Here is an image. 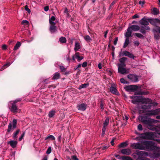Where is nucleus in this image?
<instances>
[{"label":"nucleus","mask_w":160,"mask_h":160,"mask_svg":"<svg viewBox=\"0 0 160 160\" xmlns=\"http://www.w3.org/2000/svg\"><path fill=\"white\" fill-rule=\"evenodd\" d=\"M140 23L142 25L140 32L143 34H145L146 31L145 30L149 31L150 28L148 26L149 22L147 21V19L143 18L139 21Z\"/></svg>","instance_id":"1"},{"label":"nucleus","mask_w":160,"mask_h":160,"mask_svg":"<svg viewBox=\"0 0 160 160\" xmlns=\"http://www.w3.org/2000/svg\"><path fill=\"white\" fill-rule=\"evenodd\" d=\"M139 119L144 124L148 125L152 127V124L158 122V121L148 118L147 116H139Z\"/></svg>","instance_id":"2"},{"label":"nucleus","mask_w":160,"mask_h":160,"mask_svg":"<svg viewBox=\"0 0 160 160\" xmlns=\"http://www.w3.org/2000/svg\"><path fill=\"white\" fill-rule=\"evenodd\" d=\"M143 144L145 149L143 150L152 151L154 150L156 148L155 143L153 142L145 141L143 142Z\"/></svg>","instance_id":"3"},{"label":"nucleus","mask_w":160,"mask_h":160,"mask_svg":"<svg viewBox=\"0 0 160 160\" xmlns=\"http://www.w3.org/2000/svg\"><path fill=\"white\" fill-rule=\"evenodd\" d=\"M145 154L146 155L148 156V153L146 152L142 151H137V152L133 153L132 154V156L134 158H136L137 157V156H138L137 159L139 160H150L149 159L147 158H143L142 157L143 155Z\"/></svg>","instance_id":"4"},{"label":"nucleus","mask_w":160,"mask_h":160,"mask_svg":"<svg viewBox=\"0 0 160 160\" xmlns=\"http://www.w3.org/2000/svg\"><path fill=\"white\" fill-rule=\"evenodd\" d=\"M158 134L155 132H147L143 134L144 137L147 139L154 140L158 141L160 140L158 139H155V138L157 137Z\"/></svg>","instance_id":"5"},{"label":"nucleus","mask_w":160,"mask_h":160,"mask_svg":"<svg viewBox=\"0 0 160 160\" xmlns=\"http://www.w3.org/2000/svg\"><path fill=\"white\" fill-rule=\"evenodd\" d=\"M119 57L122 56H127L128 58H132L133 59H134L135 56L133 54L130 52L125 51L122 52H120L119 53Z\"/></svg>","instance_id":"6"},{"label":"nucleus","mask_w":160,"mask_h":160,"mask_svg":"<svg viewBox=\"0 0 160 160\" xmlns=\"http://www.w3.org/2000/svg\"><path fill=\"white\" fill-rule=\"evenodd\" d=\"M17 121L16 119H14L12 123L10 122L8 125V128L7 132H9L11 131H13L17 128Z\"/></svg>","instance_id":"7"},{"label":"nucleus","mask_w":160,"mask_h":160,"mask_svg":"<svg viewBox=\"0 0 160 160\" xmlns=\"http://www.w3.org/2000/svg\"><path fill=\"white\" fill-rule=\"evenodd\" d=\"M131 146L132 148L135 149L143 150L145 149L144 148L143 142L142 143L139 142L133 143L131 144Z\"/></svg>","instance_id":"8"},{"label":"nucleus","mask_w":160,"mask_h":160,"mask_svg":"<svg viewBox=\"0 0 160 160\" xmlns=\"http://www.w3.org/2000/svg\"><path fill=\"white\" fill-rule=\"evenodd\" d=\"M126 66L125 64H118V72L122 74L126 73L127 72L126 69L124 68Z\"/></svg>","instance_id":"9"},{"label":"nucleus","mask_w":160,"mask_h":160,"mask_svg":"<svg viewBox=\"0 0 160 160\" xmlns=\"http://www.w3.org/2000/svg\"><path fill=\"white\" fill-rule=\"evenodd\" d=\"M152 100L148 98H142L141 97L140 102L143 104H152L155 105H157V103H152Z\"/></svg>","instance_id":"10"},{"label":"nucleus","mask_w":160,"mask_h":160,"mask_svg":"<svg viewBox=\"0 0 160 160\" xmlns=\"http://www.w3.org/2000/svg\"><path fill=\"white\" fill-rule=\"evenodd\" d=\"M138 88V87L136 85H132L126 86L125 88V90L128 92H135L136 91Z\"/></svg>","instance_id":"11"},{"label":"nucleus","mask_w":160,"mask_h":160,"mask_svg":"<svg viewBox=\"0 0 160 160\" xmlns=\"http://www.w3.org/2000/svg\"><path fill=\"white\" fill-rule=\"evenodd\" d=\"M155 151L152 154V157L154 158H158L160 157V148L156 146L154 149Z\"/></svg>","instance_id":"12"},{"label":"nucleus","mask_w":160,"mask_h":160,"mask_svg":"<svg viewBox=\"0 0 160 160\" xmlns=\"http://www.w3.org/2000/svg\"><path fill=\"white\" fill-rule=\"evenodd\" d=\"M141 97L138 96H131L130 98L132 99L131 102L134 104H137L138 102H140Z\"/></svg>","instance_id":"13"},{"label":"nucleus","mask_w":160,"mask_h":160,"mask_svg":"<svg viewBox=\"0 0 160 160\" xmlns=\"http://www.w3.org/2000/svg\"><path fill=\"white\" fill-rule=\"evenodd\" d=\"M128 78L132 82H136L138 81V77L135 75L133 74H130L128 76Z\"/></svg>","instance_id":"14"},{"label":"nucleus","mask_w":160,"mask_h":160,"mask_svg":"<svg viewBox=\"0 0 160 160\" xmlns=\"http://www.w3.org/2000/svg\"><path fill=\"white\" fill-rule=\"evenodd\" d=\"M160 112V108H159L153 110L148 111L146 115H154L158 114Z\"/></svg>","instance_id":"15"},{"label":"nucleus","mask_w":160,"mask_h":160,"mask_svg":"<svg viewBox=\"0 0 160 160\" xmlns=\"http://www.w3.org/2000/svg\"><path fill=\"white\" fill-rule=\"evenodd\" d=\"M10 111L13 112H18V108L16 104L14 103H11V108H9Z\"/></svg>","instance_id":"16"},{"label":"nucleus","mask_w":160,"mask_h":160,"mask_svg":"<svg viewBox=\"0 0 160 160\" xmlns=\"http://www.w3.org/2000/svg\"><path fill=\"white\" fill-rule=\"evenodd\" d=\"M121 153L123 154L129 155L132 152L131 149L128 148H125L122 149L121 151Z\"/></svg>","instance_id":"17"},{"label":"nucleus","mask_w":160,"mask_h":160,"mask_svg":"<svg viewBox=\"0 0 160 160\" xmlns=\"http://www.w3.org/2000/svg\"><path fill=\"white\" fill-rule=\"evenodd\" d=\"M49 30L51 33H53L57 31V27L55 24H50Z\"/></svg>","instance_id":"18"},{"label":"nucleus","mask_w":160,"mask_h":160,"mask_svg":"<svg viewBox=\"0 0 160 160\" xmlns=\"http://www.w3.org/2000/svg\"><path fill=\"white\" fill-rule=\"evenodd\" d=\"M87 105L82 103L79 105L77 106V108L78 110L82 111H85L86 109Z\"/></svg>","instance_id":"19"},{"label":"nucleus","mask_w":160,"mask_h":160,"mask_svg":"<svg viewBox=\"0 0 160 160\" xmlns=\"http://www.w3.org/2000/svg\"><path fill=\"white\" fill-rule=\"evenodd\" d=\"M8 143L9 144L12 148H14L16 147L18 142L16 141L11 140L8 142Z\"/></svg>","instance_id":"20"},{"label":"nucleus","mask_w":160,"mask_h":160,"mask_svg":"<svg viewBox=\"0 0 160 160\" xmlns=\"http://www.w3.org/2000/svg\"><path fill=\"white\" fill-rule=\"evenodd\" d=\"M130 30L134 31H137L140 29V27L138 25H132L128 27Z\"/></svg>","instance_id":"21"},{"label":"nucleus","mask_w":160,"mask_h":160,"mask_svg":"<svg viewBox=\"0 0 160 160\" xmlns=\"http://www.w3.org/2000/svg\"><path fill=\"white\" fill-rule=\"evenodd\" d=\"M132 35V30H130V28H128L127 29V31L125 34V37L126 38H129Z\"/></svg>","instance_id":"22"},{"label":"nucleus","mask_w":160,"mask_h":160,"mask_svg":"<svg viewBox=\"0 0 160 160\" xmlns=\"http://www.w3.org/2000/svg\"><path fill=\"white\" fill-rule=\"evenodd\" d=\"M60 78V74L59 72H55L53 75V76L52 78L53 80H57Z\"/></svg>","instance_id":"23"},{"label":"nucleus","mask_w":160,"mask_h":160,"mask_svg":"<svg viewBox=\"0 0 160 160\" xmlns=\"http://www.w3.org/2000/svg\"><path fill=\"white\" fill-rule=\"evenodd\" d=\"M56 19L55 16H52L49 19V23L50 24H55L56 23L54 22Z\"/></svg>","instance_id":"24"},{"label":"nucleus","mask_w":160,"mask_h":160,"mask_svg":"<svg viewBox=\"0 0 160 160\" xmlns=\"http://www.w3.org/2000/svg\"><path fill=\"white\" fill-rule=\"evenodd\" d=\"M109 90L110 92L116 94L117 92V90L114 87L112 86L110 88Z\"/></svg>","instance_id":"25"},{"label":"nucleus","mask_w":160,"mask_h":160,"mask_svg":"<svg viewBox=\"0 0 160 160\" xmlns=\"http://www.w3.org/2000/svg\"><path fill=\"white\" fill-rule=\"evenodd\" d=\"M151 105L152 104H148V105H147L146 104L145 105H142L141 106V108L143 110H146L147 109H149L150 108Z\"/></svg>","instance_id":"26"},{"label":"nucleus","mask_w":160,"mask_h":160,"mask_svg":"<svg viewBox=\"0 0 160 160\" xmlns=\"http://www.w3.org/2000/svg\"><path fill=\"white\" fill-rule=\"evenodd\" d=\"M80 48V46L79 42H76L75 43L74 50L75 51H78Z\"/></svg>","instance_id":"27"},{"label":"nucleus","mask_w":160,"mask_h":160,"mask_svg":"<svg viewBox=\"0 0 160 160\" xmlns=\"http://www.w3.org/2000/svg\"><path fill=\"white\" fill-rule=\"evenodd\" d=\"M129 43V38H126L125 40V42L124 43V44L123 46V48H126Z\"/></svg>","instance_id":"28"},{"label":"nucleus","mask_w":160,"mask_h":160,"mask_svg":"<svg viewBox=\"0 0 160 160\" xmlns=\"http://www.w3.org/2000/svg\"><path fill=\"white\" fill-rule=\"evenodd\" d=\"M89 86L88 83H84L80 85L78 87L79 89H81L82 88H86Z\"/></svg>","instance_id":"29"},{"label":"nucleus","mask_w":160,"mask_h":160,"mask_svg":"<svg viewBox=\"0 0 160 160\" xmlns=\"http://www.w3.org/2000/svg\"><path fill=\"white\" fill-rule=\"evenodd\" d=\"M21 43L19 42H18L13 48V50H17L21 45Z\"/></svg>","instance_id":"30"},{"label":"nucleus","mask_w":160,"mask_h":160,"mask_svg":"<svg viewBox=\"0 0 160 160\" xmlns=\"http://www.w3.org/2000/svg\"><path fill=\"white\" fill-rule=\"evenodd\" d=\"M56 112L55 110H52L49 112L48 116L49 118H52L55 115Z\"/></svg>","instance_id":"31"},{"label":"nucleus","mask_w":160,"mask_h":160,"mask_svg":"<svg viewBox=\"0 0 160 160\" xmlns=\"http://www.w3.org/2000/svg\"><path fill=\"white\" fill-rule=\"evenodd\" d=\"M127 60V58L125 57H123L119 59V61L121 63L120 64H125V61Z\"/></svg>","instance_id":"32"},{"label":"nucleus","mask_w":160,"mask_h":160,"mask_svg":"<svg viewBox=\"0 0 160 160\" xmlns=\"http://www.w3.org/2000/svg\"><path fill=\"white\" fill-rule=\"evenodd\" d=\"M122 160H133L130 157L124 156L122 157Z\"/></svg>","instance_id":"33"},{"label":"nucleus","mask_w":160,"mask_h":160,"mask_svg":"<svg viewBox=\"0 0 160 160\" xmlns=\"http://www.w3.org/2000/svg\"><path fill=\"white\" fill-rule=\"evenodd\" d=\"M48 139H50L51 140H54L55 139V138L52 135H49L46 137L45 139L46 140Z\"/></svg>","instance_id":"34"},{"label":"nucleus","mask_w":160,"mask_h":160,"mask_svg":"<svg viewBox=\"0 0 160 160\" xmlns=\"http://www.w3.org/2000/svg\"><path fill=\"white\" fill-rule=\"evenodd\" d=\"M19 132H20V130H19V129H18L17 130H16V131L15 132H14L13 133V136H12V137H13V138L15 139L17 138V135L19 133Z\"/></svg>","instance_id":"35"},{"label":"nucleus","mask_w":160,"mask_h":160,"mask_svg":"<svg viewBox=\"0 0 160 160\" xmlns=\"http://www.w3.org/2000/svg\"><path fill=\"white\" fill-rule=\"evenodd\" d=\"M134 35L136 36L139 38L143 39L144 38L143 36L140 33H134Z\"/></svg>","instance_id":"36"},{"label":"nucleus","mask_w":160,"mask_h":160,"mask_svg":"<svg viewBox=\"0 0 160 160\" xmlns=\"http://www.w3.org/2000/svg\"><path fill=\"white\" fill-rule=\"evenodd\" d=\"M59 41L61 43H65L66 42L67 40L65 37H62L60 38Z\"/></svg>","instance_id":"37"},{"label":"nucleus","mask_w":160,"mask_h":160,"mask_svg":"<svg viewBox=\"0 0 160 160\" xmlns=\"http://www.w3.org/2000/svg\"><path fill=\"white\" fill-rule=\"evenodd\" d=\"M153 14L154 15L158 14L159 13V11L158 9L156 8H153Z\"/></svg>","instance_id":"38"},{"label":"nucleus","mask_w":160,"mask_h":160,"mask_svg":"<svg viewBox=\"0 0 160 160\" xmlns=\"http://www.w3.org/2000/svg\"><path fill=\"white\" fill-rule=\"evenodd\" d=\"M85 40L87 42H89L92 40L90 37L89 35H86L84 37Z\"/></svg>","instance_id":"39"},{"label":"nucleus","mask_w":160,"mask_h":160,"mask_svg":"<svg viewBox=\"0 0 160 160\" xmlns=\"http://www.w3.org/2000/svg\"><path fill=\"white\" fill-rule=\"evenodd\" d=\"M109 121V118H107L103 123V126H107L108 124Z\"/></svg>","instance_id":"40"},{"label":"nucleus","mask_w":160,"mask_h":160,"mask_svg":"<svg viewBox=\"0 0 160 160\" xmlns=\"http://www.w3.org/2000/svg\"><path fill=\"white\" fill-rule=\"evenodd\" d=\"M127 146V144L126 142H124L121 143L119 146L120 147H126Z\"/></svg>","instance_id":"41"},{"label":"nucleus","mask_w":160,"mask_h":160,"mask_svg":"<svg viewBox=\"0 0 160 160\" xmlns=\"http://www.w3.org/2000/svg\"><path fill=\"white\" fill-rule=\"evenodd\" d=\"M22 23L24 25H28L29 24V22L27 20H23L22 21Z\"/></svg>","instance_id":"42"},{"label":"nucleus","mask_w":160,"mask_h":160,"mask_svg":"<svg viewBox=\"0 0 160 160\" xmlns=\"http://www.w3.org/2000/svg\"><path fill=\"white\" fill-rule=\"evenodd\" d=\"M60 69L62 72H65L66 71V68L62 66H59Z\"/></svg>","instance_id":"43"},{"label":"nucleus","mask_w":160,"mask_h":160,"mask_svg":"<svg viewBox=\"0 0 160 160\" xmlns=\"http://www.w3.org/2000/svg\"><path fill=\"white\" fill-rule=\"evenodd\" d=\"M52 151V148L51 147H49L48 149L47 152L46 153L47 154H49Z\"/></svg>","instance_id":"44"},{"label":"nucleus","mask_w":160,"mask_h":160,"mask_svg":"<svg viewBox=\"0 0 160 160\" xmlns=\"http://www.w3.org/2000/svg\"><path fill=\"white\" fill-rule=\"evenodd\" d=\"M120 82L121 83L123 84H126L128 83V82L126 81L123 78H121L120 79Z\"/></svg>","instance_id":"45"},{"label":"nucleus","mask_w":160,"mask_h":160,"mask_svg":"<svg viewBox=\"0 0 160 160\" xmlns=\"http://www.w3.org/2000/svg\"><path fill=\"white\" fill-rule=\"evenodd\" d=\"M25 134V132H23V133H22V134L21 135L20 137L18 139H19V141H21L22 140V139L23 138V137L24 136Z\"/></svg>","instance_id":"46"},{"label":"nucleus","mask_w":160,"mask_h":160,"mask_svg":"<svg viewBox=\"0 0 160 160\" xmlns=\"http://www.w3.org/2000/svg\"><path fill=\"white\" fill-rule=\"evenodd\" d=\"M154 38L157 40H158L160 39V36L158 34H155L154 35Z\"/></svg>","instance_id":"47"},{"label":"nucleus","mask_w":160,"mask_h":160,"mask_svg":"<svg viewBox=\"0 0 160 160\" xmlns=\"http://www.w3.org/2000/svg\"><path fill=\"white\" fill-rule=\"evenodd\" d=\"M25 9L26 11H27L28 13L30 14L31 12L30 10L28 8L27 5L25 6Z\"/></svg>","instance_id":"48"},{"label":"nucleus","mask_w":160,"mask_h":160,"mask_svg":"<svg viewBox=\"0 0 160 160\" xmlns=\"http://www.w3.org/2000/svg\"><path fill=\"white\" fill-rule=\"evenodd\" d=\"M148 93V92L142 91L139 92V94L140 95H146Z\"/></svg>","instance_id":"49"},{"label":"nucleus","mask_w":160,"mask_h":160,"mask_svg":"<svg viewBox=\"0 0 160 160\" xmlns=\"http://www.w3.org/2000/svg\"><path fill=\"white\" fill-rule=\"evenodd\" d=\"M116 1H113L111 4H110L109 8V10H110L112 8V6L114 5V4L115 3Z\"/></svg>","instance_id":"50"},{"label":"nucleus","mask_w":160,"mask_h":160,"mask_svg":"<svg viewBox=\"0 0 160 160\" xmlns=\"http://www.w3.org/2000/svg\"><path fill=\"white\" fill-rule=\"evenodd\" d=\"M138 129L139 131H142V125L139 124L138 126Z\"/></svg>","instance_id":"51"},{"label":"nucleus","mask_w":160,"mask_h":160,"mask_svg":"<svg viewBox=\"0 0 160 160\" xmlns=\"http://www.w3.org/2000/svg\"><path fill=\"white\" fill-rule=\"evenodd\" d=\"M133 43L134 44V45L137 46H138L140 44L139 41L137 40L134 41Z\"/></svg>","instance_id":"52"},{"label":"nucleus","mask_w":160,"mask_h":160,"mask_svg":"<svg viewBox=\"0 0 160 160\" xmlns=\"http://www.w3.org/2000/svg\"><path fill=\"white\" fill-rule=\"evenodd\" d=\"M10 65V64L9 63H8L5 64L2 67L3 69H4L5 68H6L8 66H9Z\"/></svg>","instance_id":"53"},{"label":"nucleus","mask_w":160,"mask_h":160,"mask_svg":"<svg viewBox=\"0 0 160 160\" xmlns=\"http://www.w3.org/2000/svg\"><path fill=\"white\" fill-rule=\"evenodd\" d=\"M71 159L72 160H78V158L76 155H73L71 157Z\"/></svg>","instance_id":"54"},{"label":"nucleus","mask_w":160,"mask_h":160,"mask_svg":"<svg viewBox=\"0 0 160 160\" xmlns=\"http://www.w3.org/2000/svg\"><path fill=\"white\" fill-rule=\"evenodd\" d=\"M21 101V98H18L17 99H16L14 101H13L12 102V103H14L15 104L18 102H20Z\"/></svg>","instance_id":"55"},{"label":"nucleus","mask_w":160,"mask_h":160,"mask_svg":"<svg viewBox=\"0 0 160 160\" xmlns=\"http://www.w3.org/2000/svg\"><path fill=\"white\" fill-rule=\"evenodd\" d=\"M87 62H84L82 63V66L83 67H85L87 66Z\"/></svg>","instance_id":"56"},{"label":"nucleus","mask_w":160,"mask_h":160,"mask_svg":"<svg viewBox=\"0 0 160 160\" xmlns=\"http://www.w3.org/2000/svg\"><path fill=\"white\" fill-rule=\"evenodd\" d=\"M139 17V15L138 14H136L133 15L132 17V18L133 19L138 18Z\"/></svg>","instance_id":"57"},{"label":"nucleus","mask_w":160,"mask_h":160,"mask_svg":"<svg viewBox=\"0 0 160 160\" xmlns=\"http://www.w3.org/2000/svg\"><path fill=\"white\" fill-rule=\"evenodd\" d=\"M49 6H46L44 8V10L45 11L47 12L49 10Z\"/></svg>","instance_id":"58"},{"label":"nucleus","mask_w":160,"mask_h":160,"mask_svg":"<svg viewBox=\"0 0 160 160\" xmlns=\"http://www.w3.org/2000/svg\"><path fill=\"white\" fill-rule=\"evenodd\" d=\"M118 41V38L117 37L116 38H115V40H114V42H113V43L114 45H115L117 44V43Z\"/></svg>","instance_id":"59"},{"label":"nucleus","mask_w":160,"mask_h":160,"mask_svg":"<svg viewBox=\"0 0 160 160\" xmlns=\"http://www.w3.org/2000/svg\"><path fill=\"white\" fill-rule=\"evenodd\" d=\"M83 57L82 56H79L78 58H77L78 61H80L83 58Z\"/></svg>","instance_id":"60"},{"label":"nucleus","mask_w":160,"mask_h":160,"mask_svg":"<svg viewBox=\"0 0 160 160\" xmlns=\"http://www.w3.org/2000/svg\"><path fill=\"white\" fill-rule=\"evenodd\" d=\"M108 30H106V31L105 32V33H104V37L105 38H107V34L108 33Z\"/></svg>","instance_id":"61"},{"label":"nucleus","mask_w":160,"mask_h":160,"mask_svg":"<svg viewBox=\"0 0 160 160\" xmlns=\"http://www.w3.org/2000/svg\"><path fill=\"white\" fill-rule=\"evenodd\" d=\"M74 56L75 58H78L79 56V53L78 52H76L75 53Z\"/></svg>","instance_id":"62"},{"label":"nucleus","mask_w":160,"mask_h":160,"mask_svg":"<svg viewBox=\"0 0 160 160\" xmlns=\"http://www.w3.org/2000/svg\"><path fill=\"white\" fill-rule=\"evenodd\" d=\"M7 46L5 44L3 45L2 46V48L3 49L6 50L7 49Z\"/></svg>","instance_id":"63"},{"label":"nucleus","mask_w":160,"mask_h":160,"mask_svg":"<svg viewBox=\"0 0 160 160\" xmlns=\"http://www.w3.org/2000/svg\"><path fill=\"white\" fill-rule=\"evenodd\" d=\"M115 157L117 158L118 159H122V157H121L119 155H115Z\"/></svg>","instance_id":"64"}]
</instances>
